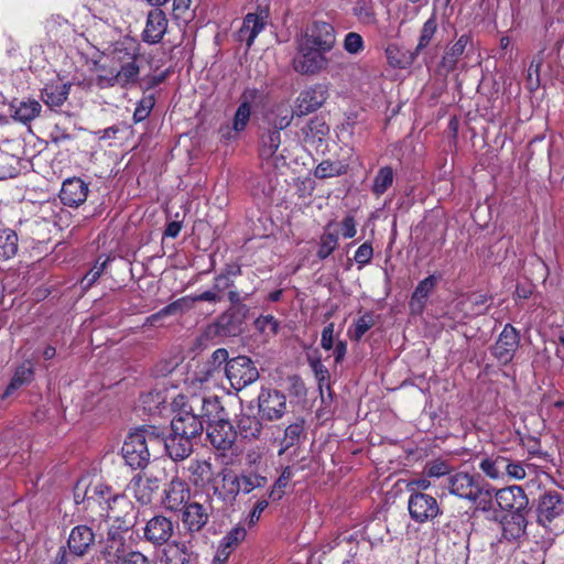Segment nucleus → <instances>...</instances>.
Here are the masks:
<instances>
[{"label": "nucleus", "mask_w": 564, "mask_h": 564, "mask_svg": "<svg viewBox=\"0 0 564 564\" xmlns=\"http://www.w3.org/2000/svg\"><path fill=\"white\" fill-rule=\"evenodd\" d=\"M174 405L178 409L171 421V431L175 432V434L180 433L193 438L200 436L204 431L202 417L196 411L189 410L186 394H180L175 398Z\"/></svg>", "instance_id": "f257e3e1"}, {"label": "nucleus", "mask_w": 564, "mask_h": 564, "mask_svg": "<svg viewBox=\"0 0 564 564\" xmlns=\"http://www.w3.org/2000/svg\"><path fill=\"white\" fill-rule=\"evenodd\" d=\"M224 372L231 388L237 391L252 384L259 378V371L252 359L248 356H237L224 367Z\"/></svg>", "instance_id": "f03ea898"}, {"label": "nucleus", "mask_w": 564, "mask_h": 564, "mask_svg": "<svg viewBox=\"0 0 564 564\" xmlns=\"http://www.w3.org/2000/svg\"><path fill=\"white\" fill-rule=\"evenodd\" d=\"M563 512L564 501L558 492L547 491L540 497L536 509L539 524L555 533L564 531V524L557 523Z\"/></svg>", "instance_id": "7ed1b4c3"}, {"label": "nucleus", "mask_w": 564, "mask_h": 564, "mask_svg": "<svg viewBox=\"0 0 564 564\" xmlns=\"http://www.w3.org/2000/svg\"><path fill=\"white\" fill-rule=\"evenodd\" d=\"M119 68L111 67L109 76H96L95 84L100 89L120 86L121 88H129L135 85L140 76V65L138 59L118 64Z\"/></svg>", "instance_id": "20e7f679"}, {"label": "nucleus", "mask_w": 564, "mask_h": 564, "mask_svg": "<svg viewBox=\"0 0 564 564\" xmlns=\"http://www.w3.org/2000/svg\"><path fill=\"white\" fill-rule=\"evenodd\" d=\"M175 527L171 518L155 514L143 527V540L154 547H161L169 543L174 535Z\"/></svg>", "instance_id": "39448f33"}, {"label": "nucleus", "mask_w": 564, "mask_h": 564, "mask_svg": "<svg viewBox=\"0 0 564 564\" xmlns=\"http://www.w3.org/2000/svg\"><path fill=\"white\" fill-rule=\"evenodd\" d=\"M408 509L412 520L424 523L435 519L441 513L437 500L422 491H413L408 500Z\"/></svg>", "instance_id": "423d86ee"}, {"label": "nucleus", "mask_w": 564, "mask_h": 564, "mask_svg": "<svg viewBox=\"0 0 564 564\" xmlns=\"http://www.w3.org/2000/svg\"><path fill=\"white\" fill-rule=\"evenodd\" d=\"M258 409L261 419L279 420L286 411V397L276 389L262 387L258 395Z\"/></svg>", "instance_id": "0eeeda50"}, {"label": "nucleus", "mask_w": 564, "mask_h": 564, "mask_svg": "<svg viewBox=\"0 0 564 564\" xmlns=\"http://www.w3.org/2000/svg\"><path fill=\"white\" fill-rule=\"evenodd\" d=\"M150 451L142 433H130L122 446V457L133 469H143L150 462Z\"/></svg>", "instance_id": "6e6552de"}, {"label": "nucleus", "mask_w": 564, "mask_h": 564, "mask_svg": "<svg viewBox=\"0 0 564 564\" xmlns=\"http://www.w3.org/2000/svg\"><path fill=\"white\" fill-rule=\"evenodd\" d=\"M325 51L301 42L299 53L293 59L294 70L302 75L318 73L327 63Z\"/></svg>", "instance_id": "1a4fd4ad"}, {"label": "nucleus", "mask_w": 564, "mask_h": 564, "mask_svg": "<svg viewBox=\"0 0 564 564\" xmlns=\"http://www.w3.org/2000/svg\"><path fill=\"white\" fill-rule=\"evenodd\" d=\"M449 494L476 502L484 495L479 478L468 473H457L447 479Z\"/></svg>", "instance_id": "9d476101"}, {"label": "nucleus", "mask_w": 564, "mask_h": 564, "mask_svg": "<svg viewBox=\"0 0 564 564\" xmlns=\"http://www.w3.org/2000/svg\"><path fill=\"white\" fill-rule=\"evenodd\" d=\"M207 438L219 455L225 456L235 444L237 431L228 420L219 419L207 425Z\"/></svg>", "instance_id": "9b49d317"}, {"label": "nucleus", "mask_w": 564, "mask_h": 564, "mask_svg": "<svg viewBox=\"0 0 564 564\" xmlns=\"http://www.w3.org/2000/svg\"><path fill=\"white\" fill-rule=\"evenodd\" d=\"M191 502V489L187 482L174 477L163 490L161 503L167 511L180 512Z\"/></svg>", "instance_id": "f8f14e48"}, {"label": "nucleus", "mask_w": 564, "mask_h": 564, "mask_svg": "<svg viewBox=\"0 0 564 564\" xmlns=\"http://www.w3.org/2000/svg\"><path fill=\"white\" fill-rule=\"evenodd\" d=\"M269 20V10L258 8L256 12H249L245 15L240 29L237 31L236 39L245 42L250 48L256 37L264 30Z\"/></svg>", "instance_id": "ddd939ff"}, {"label": "nucleus", "mask_w": 564, "mask_h": 564, "mask_svg": "<svg viewBox=\"0 0 564 564\" xmlns=\"http://www.w3.org/2000/svg\"><path fill=\"white\" fill-rule=\"evenodd\" d=\"M180 512H182L183 528L189 538H194L197 533L202 532L209 522L210 513L208 508L197 501H191Z\"/></svg>", "instance_id": "4468645a"}, {"label": "nucleus", "mask_w": 564, "mask_h": 564, "mask_svg": "<svg viewBox=\"0 0 564 564\" xmlns=\"http://www.w3.org/2000/svg\"><path fill=\"white\" fill-rule=\"evenodd\" d=\"M188 399V408L191 411H196L202 421L214 423L223 417L224 408L218 397H206L202 393H192L186 395Z\"/></svg>", "instance_id": "2eb2a0df"}, {"label": "nucleus", "mask_w": 564, "mask_h": 564, "mask_svg": "<svg viewBox=\"0 0 564 564\" xmlns=\"http://www.w3.org/2000/svg\"><path fill=\"white\" fill-rule=\"evenodd\" d=\"M169 28V19L163 10L154 8L147 15L145 26L141 39L149 45L159 44L164 39Z\"/></svg>", "instance_id": "dca6fc26"}, {"label": "nucleus", "mask_w": 564, "mask_h": 564, "mask_svg": "<svg viewBox=\"0 0 564 564\" xmlns=\"http://www.w3.org/2000/svg\"><path fill=\"white\" fill-rule=\"evenodd\" d=\"M88 193V184L80 177L74 176L62 183L58 197L64 206L77 208L86 202Z\"/></svg>", "instance_id": "f3484780"}, {"label": "nucleus", "mask_w": 564, "mask_h": 564, "mask_svg": "<svg viewBox=\"0 0 564 564\" xmlns=\"http://www.w3.org/2000/svg\"><path fill=\"white\" fill-rule=\"evenodd\" d=\"M519 344V332L512 325L507 324L492 347V354L500 362L508 364L512 360Z\"/></svg>", "instance_id": "a211bd4d"}, {"label": "nucleus", "mask_w": 564, "mask_h": 564, "mask_svg": "<svg viewBox=\"0 0 564 564\" xmlns=\"http://www.w3.org/2000/svg\"><path fill=\"white\" fill-rule=\"evenodd\" d=\"M302 42L328 52L335 44L334 28L327 22L315 21L307 28Z\"/></svg>", "instance_id": "6ab92c4d"}, {"label": "nucleus", "mask_w": 564, "mask_h": 564, "mask_svg": "<svg viewBox=\"0 0 564 564\" xmlns=\"http://www.w3.org/2000/svg\"><path fill=\"white\" fill-rule=\"evenodd\" d=\"M246 315L247 313L238 312L237 308H228L217 317L210 328L220 337L237 336L242 330Z\"/></svg>", "instance_id": "aec40b11"}, {"label": "nucleus", "mask_w": 564, "mask_h": 564, "mask_svg": "<svg viewBox=\"0 0 564 564\" xmlns=\"http://www.w3.org/2000/svg\"><path fill=\"white\" fill-rule=\"evenodd\" d=\"M160 489V480L156 477L137 474L127 486V490L141 505H149L154 494Z\"/></svg>", "instance_id": "412c9836"}, {"label": "nucleus", "mask_w": 564, "mask_h": 564, "mask_svg": "<svg viewBox=\"0 0 564 564\" xmlns=\"http://www.w3.org/2000/svg\"><path fill=\"white\" fill-rule=\"evenodd\" d=\"M496 502L502 510L524 512L529 499L520 486H509L496 491Z\"/></svg>", "instance_id": "4be33fe9"}, {"label": "nucleus", "mask_w": 564, "mask_h": 564, "mask_svg": "<svg viewBox=\"0 0 564 564\" xmlns=\"http://www.w3.org/2000/svg\"><path fill=\"white\" fill-rule=\"evenodd\" d=\"M193 437L184 434H175L171 431L164 438V448L174 462L184 460L191 456L194 449Z\"/></svg>", "instance_id": "5701e85b"}, {"label": "nucleus", "mask_w": 564, "mask_h": 564, "mask_svg": "<svg viewBox=\"0 0 564 564\" xmlns=\"http://www.w3.org/2000/svg\"><path fill=\"white\" fill-rule=\"evenodd\" d=\"M326 100L322 86L308 87L302 90L296 98L295 115L301 117L317 110Z\"/></svg>", "instance_id": "b1692460"}, {"label": "nucleus", "mask_w": 564, "mask_h": 564, "mask_svg": "<svg viewBox=\"0 0 564 564\" xmlns=\"http://www.w3.org/2000/svg\"><path fill=\"white\" fill-rule=\"evenodd\" d=\"M95 542L93 529L85 524H79L70 530L67 546L69 552L76 556L85 555Z\"/></svg>", "instance_id": "393cba45"}, {"label": "nucleus", "mask_w": 564, "mask_h": 564, "mask_svg": "<svg viewBox=\"0 0 564 564\" xmlns=\"http://www.w3.org/2000/svg\"><path fill=\"white\" fill-rule=\"evenodd\" d=\"M110 55L116 64L139 59L141 55L140 42L130 35H124L112 44Z\"/></svg>", "instance_id": "a878e982"}, {"label": "nucleus", "mask_w": 564, "mask_h": 564, "mask_svg": "<svg viewBox=\"0 0 564 564\" xmlns=\"http://www.w3.org/2000/svg\"><path fill=\"white\" fill-rule=\"evenodd\" d=\"M128 545L124 538L118 532H109L106 545L101 552L105 564H121L128 556Z\"/></svg>", "instance_id": "bb28decb"}, {"label": "nucleus", "mask_w": 564, "mask_h": 564, "mask_svg": "<svg viewBox=\"0 0 564 564\" xmlns=\"http://www.w3.org/2000/svg\"><path fill=\"white\" fill-rule=\"evenodd\" d=\"M72 83L50 82L41 89V99L51 109L57 110L68 99Z\"/></svg>", "instance_id": "cd10ccee"}, {"label": "nucleus", "mask_w": 564, "mask_h": 564, "mask_svg": "<svg viewBox=\"0 0 564 564\" xmlns=\"http://www.w3.org/2000/svg\"><path fill=\"white\" fill-rule=\"evenodd\" d=\"M528 521L524 512H511L501 520L502 539L516 542L525 535Z\"/></svg>", "instance_id": "c85d7f7f"}, {"label": "nucleus", "mask_w": 564, "mask_h": 564, "mask_svg": "<svg viewBox=\"0 0 564 564\" xmlns=\"http://www.w3.org/2000/svg\"><path fill=\"white\" fill-rule=\"evenodd\" d=\"M162 564H202L199 554L191 551L185 542H174V549L164 550Z\"/></svg>", "instance_id": "c756f323"}, {"label": "nucleus", "mask_w": 564, "mask_h": 564, "mask_svg": "<svg viewBox=\"0 0 564 564\" xmlns=\"http://www.w3.org/2000/svg\"><path fill=\"white\" fill-rule=\"evenodd\" d=\"M220 486L215 487V495L225 502H234L240 494L239 475L234 470L224 469L219 473Z\"/></svg>", "instance_id": "7c9ffc66"}, {"label": "nucleus", "mask_w": 564, "mask_h": 564, "mask_svg": "<svg viewBox=\"0 0 564 564\" xmlns=\"http://www.w3.org/2000/svg\"><path fill=\"white\" fill-rule=\"evenodd\" d=\"M294 115L295 109L293 110L288 102L281 101L267 111L264 119L272 128L283 130L291 124Z\"/></svg>", "instance_id": "2f4dec72"}, {"label": "nucleus", "mask_w": 564, "mask_h": 564, "mask_svg": "<svg viewBox=\"0 0 564 564\" xmlns=\"http://www.w3.org/2000/svg\"><path fill=\"white\" fill-rule=\"evenodd\" d=\"M33 379L34 366L31 360H24L15 368L13 377L11 378L1 398L7 399L19 388L31 383Z\"/></svg>", "instance_id": "473e14b6"}, {"label": "nucleus", "mask_w": 564, "mask_h": 564, "mask_svg": "<svg viewBox=\"0 0 564 564\" xmlns=\"http://www.w3.org/2000/svg\"><path fill=\"white\" fill-rule=\"evenodd\" d=\"M305 143L312 145L322 142L329 132V127L322 117L315 116L301 129Z\"/></svg>", "instance_id": "72a5a7b5"}, {"label": "nucleus", "mask_w": 564, "mask_h": 564, "mask_svg": "<svg viewBox=\"0 0 564 564\" xmlns=\"http://www.w3.org/2000/svg\"><path fill=\"white\" fill-rule=\"evenodd\" d=\"M242 273L241 264L238 262L226 263L221 271L214 278V290L221 293L231 289L235 279Z\"/></svg>", "instance_id": "f704fd0d"}, {"label": "nucleus", "mask_w": 564, "mask_h": 564, "mask_svg": "<svg viewBox=\"0 0 564 564\" xmlns=\"http://www.w3.org/2000/svg\"><path fill=\"white\" fill-rule=\"evenodd\" d=\"M10 107L14 109L12 118L24 124L39 117L42 110V105L35 99L21 100L18 106L11 104Z\"/></svg>", "instance_id": "c9c22d12"}, {"label": "nucleus", "mask_w": 564, "mask_h": 564, "mask_svg": "<svg viewBox=\"0 0 564 564\" xmlns=\"http://www.w3.org/2000/svg\"><path fill=\"white\" fill-rule=\"evenodd\" d=\"M187 479L194 486H203L209 480L212 475L213 466L205 459H192L186 467Z\"/></svg>", "instance_id": "e433bc0d"}, {"label": "nucleus", "mask_w": 564, "mask_h": 564, "mask_svg": "<svg viewBox=\"0 0 564 564\" xmlns=\"http://www.w3.org/2000/svg\"><path fill=\"white\" fill-rule=\"evenodd\" d=\"M506 456L491 455L484 457L479 463V469L491 479H503L506 477Z\"/></svg>", "instance_id": "4c0bfd02"}, {"label": "nucleus", "mask_w": 564, "mask_h": 564, "mask_svg": "<svg viewBox=\"0 0 564 564\" xmlns=\"http://www.w3.org/2000/svg\"><path fill=\"white\" fill-rule=\"evenodd\" d=\"M281 130L268 129L261 134L259 155L262 160H270L274 156L281 145Z\"/></svg>", "instance_id": "58836bf2"}, {"label": "nucleus", "mask_w": 564, "mask_h": 564, "mask_svg": "<svg viewBox=\"0 0 564 564\" xmlns=\"http://www.w3.org/2000/svg\"><path fill=\"white\" fill-rule=\"evenodd\" d=\"M321 346L325 350L334 349V358L336 362H340L346 354V343L343 340H338L335 344V325L334 323H329L326 325L322 332Z\"/></svg>", "instance_id": "ea45409f"}, {"label": "nucleus", "mask_w": 564, "mask_h": 564, "mask_svg": "<svg viewBox=\"0 0 564 564\" xmlns=\"http://www.w3.org/2000/svg\"><path fill=\"white\" fill-rule=\"evenodd\" d=\"M304 423L303 419H297L294 423L285 427L284 435L280 441L279 455H282L290 447L300 444L305 433Z\"/></svg>", "instance_id": "a19ab883"}, {"label": "nucleus", "mask_w": 564, "mask_h": 564, "mask_svg": "<svg viewBox=\"0 0 564 564\" xmlns=\"http://www.w3.org/2000/svg\"><path fill=\"white\" fill-rule=\"evenodd\" d=\"M19 238L14 230L9 228L0 229V262L12 259L19 248Z\"/></svg>", "instance_id": "79ce46f5"}, {"label": "nucleus", "mask_w": 564, "mask_h": 564, "mask_svg": "<svg viewBox=\"0 0 564 564\" xmlns=\"http://www.w3.org/2000/svg\"><path fill=\"white\" fill-rule=\"evenodd\" d=\"M240 492L249 495L256 489L264 488L268 485V478L254 470L246 469L239 474Z\"/></svg>", "instance_id": "37998d69"}, {"label": "nucleus", "mask_w": 564, "mask_h": 564, "mask_svg": "<svg viewBox=\"0 0 564 564\" xmlns=\"http://www.w3.org/2000/svg\"><path fill=\"white\" fill-rule=\"evenodd\" d=\"M237 429L242 438L256 440L261 434L262 423L254 415L242 414L237 422Z\"/></svg>", "instance_id": "c03bdc74"}, {"label": "nucleus", "mask_w": 564, "mask_h": 564, "mask_svg": "<svg viewBox=\"0 0 564 564\" xmlns=\"http://www.w3.org/2000/svg\"><path fill=\"white\" fill-rule=\"evenodd\" d=\"M293 476L294 473L291 466H286L283 468L281 475L267 491V496L271 501H279L283 498V496L285 495V490L289 487Z\"/></svg>", "instance_id": "a18cd8bd"}, {"label": "nucleus", "mask_w": 564, "mask_h": 564, "mask_svg": "<svg viewBox=\"0 0 564 564\" xmlns=\"http://www.w3.org/2000/svg\"><path fill=\"white\" fill-rule=\"evenodd\" d=\"M347 172V166L338 161L324 160L322 161L314 171V175L317 178L334 177Z\"/></svg>", "instance_id": "49530a36"}, {"label": "nucleus", "mask_w": 564, "mask_h": 564, "mask_svg": "<svg viewBox=\"0 0 564 564\" xmlns=\"http://www.w3.org/2000/svg\"><path fill=\"white\" fill-rule=\"evenodd\" d=\"M393 178L394 174L391 167H381L373 180V193L378 196L382 195L392 185Z\"/></svg>", "instance_id": "de8ad7c7"}, {"label": "nucleus", "mask_w": 564, "mask_h": 564, "mask_svg": "<svg viewBox=\"0 0 564 564\" xmlns=\"http://www.w3.org/2000/svg\"><path fill=\"white\" fill-rule=\"evenodd\" d=\"M434 286H435V278L433 275H430V276L425 278L424 280H422L417 284V286L412 295L411 306L414 307V305L417 304L419 307H422L425 299L431 293V291L433 290Z\"/></svg>", "instance_id": "09e8293b"}, {"label": "nucleus", "mask_w": 564, "mask_h": 564, "mask_svg": "<svg viewBox=\"0 0 564 564\" xmlns=\"http://www.w3.org/2000/svg\"><path fill=\"white\" fill-rule=\"evenodd\" d=\"M155 106V97L153 94L143 96L137 104L132 119L134 123L144 121Z\"/></svg>", "instance_id": "8fccbe9b"}, {"label": "nucleus", "mask_w": 564, "mask_h": 564, "mask_svg": "<svg viewBox=\"0 0 564 564\" xmlns=\"http://www.w3.org/2000/svg\"><path fill=\"white\" fill-rule=\"evenodd\" d=\"M437 30V22L435 15H432L424 24L421 30V35L419 39L417 46L414 51V54L417 55L423 48H425L431 40L433 39L435 32Z\"/></svg>", "instance_id": "3c124183"}, {"label": "nucleus", "mask_w": 564, "mask_h": 564, "mask_svg": "<svg viewBox=\"0 0 564 564\" xmlns=\"http://www.w3.org/2000/svg\"><path fill=\"white\" fill-rule=\"evenodd\" d=\"M192 0H173L172 14L174 20L188 23L194 19V10H192Z\"/></svg>", "instance_id": "603ef678"}, {"label": "nucleus", "mask_w": 564, "mask_h": 564, "mask_svg": "<svg viewBox=\"0 0 564 564\" xmlns=\"http://www.w3.org/2000/svg\"><path fill=\"white\" fill-rule=\"evenodd\" d=\"M230 361L228 350L225 348L216 349L208 362V369L206 371L207 377H213L214 372L219 371L223 366L226 367L227 362Z\"/></svg>", "instance_id": "864d4df0"}, {"label": "nucleus", "mask_w": 564, "mask_h": 564, "mask_svg": "<svg viewBox=\"0 0 564 564\" xmlns=\"http://www.w3.org/2000/svg\"><path fill=\"white\" fill-rule=\"evenodd\" d=\"M251 117V108L247 106V102H240L234 119H232V129L236 132H242L247 128Z\"/></svg>", "instance_id": "5fc2aeb1"}, {"label": "nucleus", "mask_w": 564, "mask_h": 564, "mask_svg": "<svg viewBox=\"0 0 564 564\" xmlns=\"http://www.w3.org/2000/svg\"><path fill=\"white\" fill-rule=\"evenodd\" d=\"M109 261V257L101 262L100 258L97 259L94 267L85 274L82 280L84 289H89L101 276Z\"/></svg>", "instance_id": "6e6d98bb"}, {"label": "nucleus", "mask_w": 564, "mask_h": 564, "mask_svg": "<svg viewBox=\"0 0 564 564\" xmlns=\"http://www.w3.org/2000/svg\"><path fill=\"white\" fill-rule=\"evenodd\" d=\"M338 243V237L335 234L332 232H325L321 237L318 250H317V257L319 259H326L337 247Z\"/></svg>", "instance_id": "4d7b16f0"}, {"label": "nucleus", "mask_w": 564, "mask_h": 564, "mask_svg": "<svg viewBox=\"0 0 564 564\" xmlns=\"http://www.w3.org/2000/svg\"><path fill=\"white\" fill-rule=\"evenodd\" d=\"M7 156L0 158V180L11 178L18 175V160L15 156L3 151Z\"/></svg>", "instance_id": "13d9d810"}, {"label": "nucleus", "mask_w": 564, "mask_h": 564, "mask_svg": "<svg viewBox=\"0 0 564 564\" xmlns=\"http://www.w3.org/2000/svg\"><path fill=\"white\" fill-rule=\"evenodd\" d=\"M452 467L442 459H434L426 463L424 467V475L427 477L440 478L451 473Z\"/></svg>", "instance_id": "bf43d9fd"}, {"label": "nucleus", "mask_w": 564, "mask_h": 564, "mask_svg": "<svg viewBox=\"0 0 564 564\" xmlns=\"http://www.w3.org/2000/svg\"><path fill=\"white\" fill-rule=\"evenodd\" d=\"M247 531L243 527L237 525L232 528L224 538L221 541V545L225 549H234L236 547L240 542H242L246 539Z\"/></svg>", "instance_id": "052dcab7"}, {"label": "nucleus", "mask_w": 564, "mask_h": 564, "mask_svg": "<svg viewBox=\"0 0 564 564\" xmlns=\"http://www.w3.org/2000/svg\"><path fill=\"white\" fill-rule=\"evenodd\" d=\"M310 366L318 381V387L322 390L324 386L329 384V372L328 369L323 365L318 358H310Z\"/></svg>", "instance_id": "680f3d73"}, {"label": "nucleus", "mask_w": 564, "mask_h": 564, "mask_svg": "<svg viewBox=\"0 0 564 564\" xmlns=\"http://www.w3.org/2000/svg\"><path fill=\"white\" fill-rule=\"evenodd\" d=\"M135 433H142L144 435V441L148 442H163L166 437L163 429L154 425H143L135 431Z\"/></svg>", "instance_id": "e2e57ef3"}, {"label": "nucleus", "mask_w": 564, "mask_h": 564, "mask_svg": "<svg viewBox=\"0 0 564 564\" xmlns=\"http://www.w3.org/2000/svg\"><path fill=\"white\" fill-rule=\"evenodd\" d=\"M506 476L516 480L524 479L527 476L524 465L521 462L507 458Z\"/></svg>", "instance_id": "0e129e2a"}, {"label": "nucleus", "mask_w": 564, "mask_h": 564, "mask_svg": "<svg viewBox=\"0 0 564 564\" xmlns=\"http://www.w3.org/2000/svg\"><path fill=\"white\" fill-rule=\"evenodd\" d=\"M191 297L183 296L164 306L162 308V313H166L167 316H170L180 312H185L191 308Z\"/></svg>", "instance_id": "69168bd1"}, {"label": "nucleus", "mask_w": 564, "mask_h": 564, "mask_svg": "<svg viewBox=\"0 0 564 564\" xmlns=\"http://www.w3.org/2000/svg\"><path fill=\"white\" fill-rule=\"evenodd\" d=\"M468 42L469 37L467 35H462L451 47L449 52H447L445 59H449L455 63L465 52Z\"/></svg>", "instance_id": "338daca9"}, {"label": "nucleus", "mask_w": 564, "mask_h": 564, "mask_svg": "<svg viewBox=\"0 0 564 564\" xmlns=\"http://www.w3.org/2000/svg\"><path fill=\"white\" fill-rule=\"evenodd\" d=\"M269 501H271V500L269 499L267 494L257 500V502L254 503L253 508L251 509V511L249 513V524L250 525L257 523L260 520L262 512L269 506Z\"/></svg>", "instance_id": "774afa93"}]
</instances>
